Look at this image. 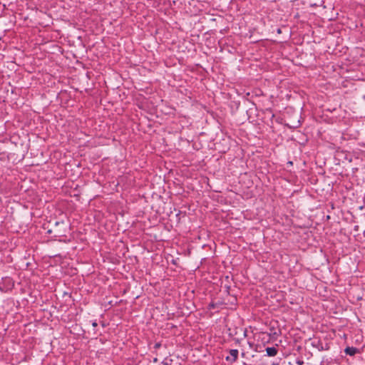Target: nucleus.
I'll return each instance as SVG.
<instances>
[{"instance_id": "1", "label": "nucleus", "mask_w": 365, "mask_h": 365, "mask_svg": "<svg viewBox=\"0 0 365 365\" xmlns=\"http://www.w3.org/2000/svg\"><path fill=\"white\" fill-rule=\"evenodd\" d=\"M230 356L226 357V360L229 361L232 363L236 361L238 356V350L237 349H230Z\"/></svg>"}, {"instance_id": "2", "label": "nucleus", "mask_w": 365, "mask_h": 365, "mask_svg": "<svg viewBox=\"0 0 365 365\" xmlns=\"http://www.w3.org/2000/svg\"><path fill=\"white\" fill-rule=\"evenodd\" d=\"M344 352L349 356H354L356 354L359 352V350L353 346H348L344 349Z\"/></svg>"}, {"instance_id": "3", "label": "nucleus", "mask_w": 365, "mask_h": 365, "mask_svg": "<svg viewBox=\"0 0 365 365\" xmlns=\"http://www.w3.org/2000/svg\"><path fill=\"white\" fill-rule=\"evenodd\" d=\"M266 352L268 356H274L277 354L278 351L275 347H267Z\"/></svg>"}, {"instance_id": "4", "label": "nucleus", "mask_w": 365, "mask_h": 365, "mask_svg": "<svg viewBox=\"0 0 365 365\" xmlns=\"http://www.w3.org/2000/svg\"><path fill=\"white\" fill-rule=\"evenodd\" d=\"M160 346V343H157V344H155V349H158V348H159Z\"/></svg>"}, {"instance_id": "5", "label": "nucleus", "mask_w": 365, "mask_h": 365, "mask_svg": "<svg viewBox=\"0 0 365 365\" xmlns=\"http://www.w3.org/2000/svg\"><path fill=\"white\" fill-rule=\"evenodd\" d=\"M92 324H93V327H96L97 326V323L96 322H93Z\"/></svg>"}, {"instance_id": "6", "label": "nucleus", "mask_w": 365, "mask_h": 365, "mask_svg": "<svg viewBox=\"0 0 365 365\" xmlns=\"http://www.w3.org/2000/svg\"><path fill=\"white\" fill-rule=\"evenodd\" d=\"M281 32H282V31H281V29H277V33H278V34H280Z\"/></svg>"}]
</instances>
